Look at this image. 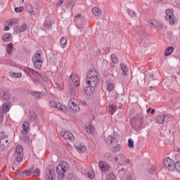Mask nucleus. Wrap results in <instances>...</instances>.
Masks as SVG:
<instances>
[{"mask_svg":"<svg viewBox=\"0 0 180 180\" xmlns=\"http://www.w3.org/2000/svg\"><path fill=\"white\" fill-rule=\"evenodd\" d=\"M86 82L89 86L96 88L99 84V73L95 70L92 69L87 72Z\"/></svg>","mask_w":180,"mask_h":180,"instance_id":"f257e3e1","label":"nucleus"},{"mask_svg":"<svg viewBox=\"0 0 180 180\" xmlns=\"http://www.w3.org/2000/svg\"><path fill=\"white\" fill-rule=\"evenodd\" d=\"M70 79H72V83L70 86V93L72 96H75L77 94V91L75 89L79 86V77L75 74H72L70 75Z\"/></svg>","mask_w":180,"mask_h":180,"instance_id":"f03ea898","label":"nucleus"},{"mask_svg":"<svg viewBox=\"0 0 180 180\" xmlns=\"http://www.w3.org/2000/svg\"><path fill=\"white\" fill-rule=\"evenodd\" d=\"M68 168H70V166L67 162H60V165L56 167L58 179L61 180L64 179L65 174L67 172V169H68Z\"/></svg>","mask_w":180,"mask_h":180,"instance_id":"7ed1b4c3","label":"nucleus"},{"mask_svg":"<svg viewBox=\"0 0 180 180\" xmlns=\"http://www.w3.org/2000/svg\"><path fill=\"white\" fill-rule=\"evenodd\" d=\"M32 61L36 70H40V68H41L43 60H41V55L40 53L37 52L35 53L32 58Z\"/></svg>","mask_w":180,"mask_h":180,"instance_id":"20e7f679","label":"nucleus"},{"mask_svg":"<svg viewBox=\"0 0 180 180\" xmlns=\"http://www.w3.org/2000/svg\"><path fill=\"white\" fill-rule=\"evenodd\" d=\"M116 162L118 165H124V163L127 165L130 164V159L126 158L123 154L119 153L115 155L114 162Z\"/></svg>","mask_w":180,"mask_h":180,"instance_id":"39448f33","label":"nucleus"},{"mask_svg":"<svg viewBox=\"0 0 180 180\" xmlns=\"http://www.w3.org/2000/svg\"><path fill=\"white\" fill-rule=\"evenodd\" d=\"M15 156L17 162H21L23 160V146L18 145L15 150Z\"/></svg>","mask_w":180,"mask_h":180,"instance_id":"423d86ee","label":"nucleus"},{"mask_svg":"<svg viewBox=\"0 0 180 180\" xmlns=\"http://www.w3.org/2000/svg\"><path fill=\"white\" fill-rule=\"evenodd\" d=\"M166 15L165 19L167 22H169L170 25H175V15H174V10L167 9L165 11Z\"/></svg>","mask_w":180,"mask_h":180,"instance_id":"0eeeda50","label":"nucleus"},{"mask_svg":"<svg viewBox=\"0 0 180 180\" xmlns=\"http://www.w3.org/2000/svg\"><path fill=\"white\" fill-rule=\"evenodd\" d=\"M164 165L165 168L169 169V171H174L175 168V162L169 158H166L164 161Z\"/></svg>","mask_w":180,"mask_h":180,"instance_id":"6e6552de","label":"nucleus"},{"mask_svg":"<svg viewBox=\"0 0 180 180\" xmlns=\"http://www.w3.org/2000/svg\"><path fill=\"white\" fill-rule=\"evenodd\" d=\"M46 180H56V173L51 167H48L45 171Z\"/></svg>","mask_w":180,"mask_h":180,"instance_id":"1a4fd4ad","label":"nucleus"},{"mask_svg":"<svg viewBox=\"0 0 180 180\" xmlns=\"http://www.w3.org/2000/svg\"><path fill=\"white\" fill-rule=\"evenodd\" d=\"M60 135L63 139L65 140H69L70 141H74L75 140V137L74 136V134L68 131H61Z\"/></svg>","mask_w":180,"mask_h":180,"instance_id":"9d476101","label":"nucleus"},{"mask_svg":"<svg viewBox=\"0 0 180 180\" xmlns=\"http://www.w3.org/2000/svg\"><path fill=\"white\" fill-rule=\"evenodd\" d=\"M50 108H55L56 109H58V110H61L62 112H67V108H65V106L63 105L61 103L56 101H51L49 103Z\"/></svg>","mask_w":180,"mask_h":180,"instance_id":"9b49d317","label":"nucleus"},{"mask_svg":"<svg viewBox=\"0 0 180 180\" xmlns=\"http://www.w3.org/2000/svg\"><path fill=\"white\" fill-rule=\"evenodd\" d=\"M68 105L73 112H79V105L77 104V100L74 98L69 100Z\"/></svg>","mask_w":180,"mask_h":180,"instance_id":"f8f14e48","label":"nucleus"},{"mask_svg":"<svg viewBox=\"0 0 180 180\" xmlns=\"http://www.w3.org/2000/svg\"><path fill=\"white\" fill-rule=\"evenodd\" d=\"M169 119V116L168 115L162 114L156 117V122L159 124H162L163 123H167Z\"/></svg>","mask_w":180,"mask_h":180,"instance_id":"ddd939ff","label":"nucleus"},{"mask_svg":"<svg viewBox=\"0 0 180 180\" xmlns=\"http://www.w3.org/2000/svg\"><path fill=\"white\" fill-rule=\"evenodd\" d=\"M133 30L135 34H139V36H146L147 34V30L143 27H134Z\"/></svg>","mask_w":180,"mask_h":180,"instance_id":"4468645a","label":"nucleus"},{"mask_svg":"<svg viewBox=\"0 0 180 180\" xmlns=\"http://www.w3.org/2000/svg\"><path fill=\"white\" fill-rule=\"evenodd\" d=\"M11 92L8 90H1L0 92V98L4 101H9L11 99Z\"/></svg>","mask_w":180,"mask_h":180,"instance_id":"2eb2a0df","label":"nucleus"},{"mask_svg":"<svg viewBox=\"0 0 180 180\" xmlns=\"http://www.w3.org/2000/svg\"><path fill=\"white\" fill-rule=\"evenodd\" d=\"M148 23L151 27H155V29H159L160 30L163 28L162 25L155 20H150Z\"/></svg>","mask_w":180,"mask_h":180,"instance_id":"dca6fc26","label":"nucleus"},{"mask_svg":"<svg viewBox=\"0 0 180 180\" xmlns=\"http://www.w3.org/2000/svg\"><path fill=\"white\" fill-rule=\"evenodd\" d=\"M26 30H27V25L26 23H22L20 27L16 26L14 28V32L15 33H23V32H26Z\"/></svg>","mask_w":180,"mask_h":180,"instance_id":"f3484780","label":"nucleus"},{"mask_svg":"<svg viewBox=\"0 0 180 180\" xmlns=\"http://www.w3.org/2000/svg\"><path fill=\"white\" fill-rule=\"evenodd\" d=\"M95 88L96 87L91 86L87 84V86H86L84 89V94H86L87 96H91V95H93L94 92H95Z\"/></svg>","mask_w":180,"mask_h":180,"instance_id":"a211bd4d","label":"nucleus"},{"mask_svg":"<svg viewBox=\"0 0 180 180\" xmlns=\"http://www.w3.org/2000/svg\"><path fill=\"white\" fill-rule=\"evenodd\" d=\"M98 165H99V168H100V169H101V171H109V169L110 168L109 167V165H108V163H106L105 162L102 161V160H101L99 162Z\"/></svg>","mask_w":180,"mask_h":180,"instance_id":"6ab92c4d","label":"nucleus"},{"mask_svg":"<svg viewBox=\"0 0 180 180\" xmlns=\"http://www.w3.org/2000/svg\"><path fill=\"white\" fill-rule=\"evenodd\" d=\"M24 72H25V74H27V75H34L35 77H37V75H39V73L36 70L30 68H25L24 69Z\"/></svg>","mask_w":180,"mask_h":180,"instance_id":"aec40b11","label":"nucleus"},{"mask_svg":"<svg viewBox=\"0 0 180 180\" xmlns=\"http://www.w3.org/2000/svg\"><path fill=\"white\" fill-rule=\"evenodd\" d=\"M30 127L29 122H24L22 124V130L21 131L22 134H23L24 136H26V134H27V130H29V127Z\"/></svg>","mask_w":180,"mask_h":180,"instance_id":"412c9836","label":"nucleus"},{"mask_svg":"<svg viewBox=\"0 0 180 180\" xmlns=\"http://www.w3.org/2000/svg\"><path fill=\"white\" fill-rule=\"evenodd\" d=\"M75 149L77 150V151H78V153H79V154H84V153L86 151V146L79 144L78 146H75Z\"/></svg>","mask_w":180,"mask_h":180,"instance_id":"4be33fe9","label":"nucleus"},{"mask_svg":"<svg viewBox=\"0 0 180 180\" xmlns=\"http://www.w3.org/2000/svg\"><path fill=\"white\" fill-rule=\"evenodd\" d=\"M11 106H12V104H11V103H9V102H6V103H4L2 105L3 112L4 113H8V112H9V109H11Z\"/></svg>","mask_w":180,"mask_h":180,"instance_id":"5701e85b","label":"nucleus"},{"mask_svg":"<svg viewBox=\"0 0 180 180\" xmlns=\"http://www.w3.org/2000/svg\"><path fill=\"white\" fill-rule=\"evenodd\" d=\"M3 41H12V34L6 33L2 37Z\"/></svg>","mask_w":180,"mask_h":180,"instance_id":"b1692460","label":"nucleus"},{"mask_svg":"<svg viewBox=\"0 0 180 180\" xmlns=\"http://www.w3.org/2000/svg\"><path fill=\"white\" fill-rule=\"evenodd\" d=\"M105 158H106L108 161L111 162H115V158L110 153H107L104 155Z\"/></svg>","mask_w":180,"mask_h":180,"instance_id":"393cba45","label":"nucleus"},{"mask_svg":"<svg viewBox=\"0 0 180 180\" xmlns=\"http://www.w3.org/2000/svg\"><path fill=\"white\" fill-rule=\"evenodd\" d=\"M74 6H75V2L74 0L67 1L66 8H68V9H71V11H72V8Z\"/></svg>","mask_w":180,"mask_h":180,"instance_id":"a878e982","label":"nucleus"},{"mask_svg":"<svg viewBox=\"0 0 180 180\" xmlns=\"http://www.w3.org/2000/svg\"><path fill=\"white\" fill-rule=\"evenodd\" d=\"M120 67H121V69L122 70V75L126 76L127 74V72L129 71V68L123 63L120 64Z\"/></svg>","mask_w":180,"mask_h":180,"instance_id":"bb28decb","label":"nucleus"},{"mask_svg":"<svg viewBox=\"0 0 180 180\" xmlns=\"http://www.w3.org/2000/svg\"><path fill=\"white\" fill-rule=\"evenodd\" d=\"M85 131L88 133L89 134H91V133H94V127L91 124H89L85 127Z\"/></svg>","mask_w":180,"mask_h":180,"instance_id":"cd10ccee","label":"nucleus"},{"mask_svg":"<svg viewBox=\"0 0 180 180\" xmlns=\"http://www.w3.org/2000/svg\"><path fill=\"white\" fill-rule=\"evenodd\" d=\"M33 169H34V166H32V168L30 169V170H24L22 172V174L25 176H30V175H32V172H33Z\"/></svg>","mask_w":180,"mask_h":180,"instance_id":"c85d7f7f","label":"nucleus"},{"mask_svg":"<svg viewBox=\"0 0 180 180\" xmlns=\"http://www.w3.org/2000/svg\"><path fill=\"white\" fill-rule=\"evenodd\" d=\"M31 94L32 95V96H34L37 101H38V99L41 98V93L39 91H33L31 93Z\"/></svg>","mask_w":180,"mask_h":180,"instance_id":"c756f323","label":"nucleus"},{"mask_svg":"<svg viewBox=\"0 0 180 180\" xmlns=\"http://www.w3.org/2000/svg\"><path fill=\"white\" fill-rule=\"evenodd\" d=\"M12 50H13V44L10 43L7 44L6 51L8 54H12Z\"/></svg>","mask_w":180,"mask_h":180,"instance_id":"7c9ffc66","label":"nucleus"},{"mask_svg":"<svg viewBox=\"0 0 180 180\" xmlns=\"http://www.w3.org/2000/svg\"><path fill=\"white\" fill-rule=\"evenodd\" d=\"M116 109H117L116 105H110L109 106V113H110V115H115V112H116Z\"/></svg>","mask_w":180,"mask_h":180,"instance_id":"2f4dec72","label":"nucleus"},{"mask_svg":"<svg viewBox=\"0 0 180 180\" xmlns=\"http://www.w3.org/2000/svg\"><path fill=\"white\" fill-rule=\"evenodd\" d=\"M60 44L62 49H65V46H67V39L64 37L60 38Z\"/></svg>","mask_w":180,"mask_h":180,"instance_id":"473e14b6","label":"nucleus"},{"mask_svg":"<svg viewBox=\"0 0 180 180\" xmlns=\"http://www.w3.org/2000/svg\"><path fill=\"white\" fill-rule=\"evenodd\" d=\"M172 51H174V47L173 46L168 47L166 49L165 53V57H168V56H169L172 53Z\"/></svg>","mask_w":180,"mask_h":180,"instance_id":"72a5a7b5","label":"nucleus"},{"mask_svg":"<svg viewBox=\"0 0 180 180\" xmlns=\"http://www.w3.org/2000/svg\"><path fill=\"white\" fill-rule=\"evenodd\" d=\"M106 180H113L115 179V174L113 172H110L105 175Z\"/></svg>","mask_w":180,"mask_h":180,"instance_id":"f704fd0d","label":"nucleus"},{"mask_svg":"<svg viewBox=\"0 0 180 180\" xmlns=\"http://www.w3.org/2000/svg\"><path fill=\"white\" fill-rule=\"evenodd\" d=\"M6 23L8 25H11V26H15V25H18V19L17 18H12L9 21H7Z\"/></svg>","mask_w":180,"mask_h":180,"instance_id":"c9c22d12","label":"nucleus"},{"mask_svg":"<svg viewBox=\"0 0 180 180\" xmlns=\"http://www.w3.org/2000/svg\"><path fill=\"white\" fill-rule=\"evenodd\" d=\"M9 75L13 78H22V73H15L13 72H10Z\"/></svg>","mask_w":180,"mask_h":180,"instance_id":"e433bc0d","label":"nucleus"},{"mask_svg":"<svg viewBox=\"0 0 180 180\" xmlns=\"http://www.w3.org/2000/svg\"><path fill=\"white\" fill-rule=\"evenodd\" d=\"M92 13L95 16H99L101 15V10L96 7L92 8Z\"/></svg>","mask_w":180,"mask_h":180,"instance_id":"4c0bfd02","label":"nucleus"},{"mask_svg":"<svg viewBox=\"0 0 180 180\" xmlns=\"http://www.w3.org/2000/svg\"><path fill=\"white\" fill-rule=\"evenodd\" d=\"M37 119V115H36V112H32L30 113V120L31 122H35V120Z\"/></svg>","mask_w":180,"mask_h":180,"instance_id":"58836bf2","label":"nucleus"},{"mask_svg":"<svg viewBox=\"0 0 180 180\" xmlns=\"http://www.w3.org/2000/svg\"><path fill=\"white\" fill-rule=\"evenodd\" d=\"M121 150L120 144H116L114 148H112V153H115V154L119 153Z\"/></svg>","mask_w":180,"mask_h":180,"instance_id":"ea45409f","label":"nucleus"},{"mask_svg":"<svg viewBox=\"0 0 180 180\" xmlns=\"http://www.w3.org/2000/svg\"><path fill=\"white\" fill-rule=\"evenodd\" d=\"M4 139H6V134H5V132L1 131L0 132V146L4 144Z\"/></svg>","mask_w":180,"mask_h":180,"instance_id":"a19ab883","label":"nucleus"},{"mask_svg":"<svg viewBox=\"0 0 180 180\" xmlns=\"http://www.w3.org/2000/svg\"><path fill=\"white\" fill-rule=\"evenodd\" d=\"M115 141V138H113L111 135H109L106 138V142L108 144H112Z\"/></svg>","mask_w":180,"mask_h":180,"instance_id":"79ce46f5","label":"nucleus"},{"mask_svg":"<svg viewBox=\"0 0 180 180\" xmlns=\"http://www.w3.org/2000/svg\"><path fill=\"white\" fill-rule=\"evenodd\" d=\"M27 11L28 12V13H30V15H36V11H33V6H29L27 8Z\"/></svg>","mask_w":180,"mask_h":180,"instance_id":"37998d69","label":"nucleus"},{"mask_svg":"<svg viewBox=\"0 0 180 180\" xmlns=\"http://www.w3.org/2000/svg\"><path fill=\"white\" fill-rule=\"evenodd\" d=\"M44 26H45V29H50V27H51V21L49 20H46L44 23Z\"/></svg>","mask_w":180,"mask_h":180,"instance_id":"c03bdc74","label":"nucleus"},{"mask_svg":"<svg viewBox=\"0 0 180 180\" xmlns=\"http://www.w3.org/2000/svg\"><path fill=\"white\" fill-rule=\"evenodd\" d=\"M127 13L131 18H135V16L137 15L136 12L133 10L127 9Z\"/></svg>","mask_w":180,"mask_h":180,"instance_id":"a18cd8bd","label":"nucleus"},{"mask_svg":"<svg viewBox=\"0 0 180 180\" xmlns=\"http://www.w3.org/2000/svg\"><path fill=\"white\" fill-rule=\"evenodd\" d=\"M115 89V85H113L112 83H108L107 85V91L110 92V91H113Z\"/></svg>","mask_w":180,"mask_h":180,"instance_id":"49530a36","label":"nucleus"},{"mask_svg":"<svg viewBox=\"0 0 180 180\" xmlns=\"http://www.w3.org/2000/svg\"><path fill=\"white\" fill-rule=\"evenodd\" d=\"M87 176L88 178H89L90 179H94V178H95V172H94L93 171H90L87 173Z\"/></svg>","mask_w":180,"mask_h":180,"instance_id":"de8ad7c7","label":"nucleus"},{"mask_svg":"<svg viewBox=\"0 0 180 180\" xmlns=\"http://www.w3.org/2000/svg\"><path fill=\"white\" fill-rule=\"evenodd\" d=\"M174 169L177 171V172H180V161H177L174 165Z\"/></svg>","mask_w":180,"mask_h":180,"instance_id":"09e8293b","label":"nucleus"},{"mask_svg":"<svg viewBox=\"0 0 180 180\" xmlns=\"http://www.w3.org/2000/svg\"><path fill=\"white\" fill-rule=\"evenodd\" d=\"M128 146L129 148H133V147H134V141H133V139H129L128 140Z\"/></svg>","mask_w":180,"mask_h":180,"instance_id":"8fccbe9b","label":"nucleus"},{"mask_svg":"<svg viewBox=\"0 0 180 180\" xmlns=\"http://www.w3.org/2000/svg\"><path fill=\"white\" fill-rule=\"evenodd\" d=\"M111 60L114 64H117V63H119V61L117 60V58H116V55L115 54H112L111 56Z\"/></svg>","mask_w":180,"mask_h":180,"instance_id":"3c124183","label":"nucleus"},{"mask_svg":"<svg viewBox=\"0 0 180 180\" xmlns=\"http://www.w3.org/2000/svg\"><path fill=\"white\" fill-rule=\"evenodd\" d=\"M37 77H40V78H41L43 81H44L45 82H47V77H46V75L41 73H39V75H37Z\"/></svg>","mask_w":180,"mask_h":180,"instance_id":"603ef678","label":"nucleus"},{"mask_svg":"<svg viewBox=\"0 0 180 180\" xmlns=\"http://www.w3.org/2000/svg\"><path fill=\"white\" fill-rule=\"evenodd\" d=\"M22 11H23V6H21L20 7L15 8V12H16L17 13H20Z\"/></svg>","mask_w":180,"mask_h":180,"instance_id":"864d4df0","label":"nucleus"},{"mask_svg":"<svg viewBox=\"0 0 180 180\" xmlns=\"http://www.w3.org/2000/svg\"><path fill=\"white\" fill-rule=\"evenodd\" d=\"M39 175H40V169H36L33 172V176H39Z\"/></svg>","mask_w":180,"mask_h":180,"instance_id":"5fc2aeb1","label":"nucleus"},{"mask_svg":"<svg viewBox=\"0 0 180 180\" xmlns=\"http://www.w3.org/2000/svg\"><path fill=\"white\" fill-rule=\"evenodd\" d=\"M4 64H6V65H13V63L11 60H4Z\"/></svg>","mask_w":180,"mask_h":180,"instance_id":"6e6d98bb","label":"nucleus"},{"mask_svg":"<svg viewBox=\"0 0 180 180\" xmlns=\"http://www.w3.org/2000/svg\"><path fill=\"white\" fill-rule=\"evenodd\" d=\"M78 19H80V20H82V18H81V14H78L75 17V22H76V23L78 22Z\"/></svg>","mask_w":180,"mask_h":180,"instance_id":"4d7b16f0","label":"nucleus"},{"mask_svg":"<svg viewBox=\"0 0 180 180\" xmlns=\"http://www.w3.org/2000/svg\"><path fill=\"white\" fill-rule=\"evenodd\" d=\"M63 4H64V1H63V0H59V1L56 3V6L58 8V7L61 6V5H63Z\"/></svg>","mask_w":180,"mask_h":180,"instance_id":"13d9d810","label":"nucleus"},{"mask_svg":"<svg viewBox=\"0 0 180 180\" xmlns=\"http://www.w3.org/2000/svg\"><path fill=\"white\" fill-rule=\"evenodd\" d=\"M149 44H150V41L148 40H146L143 42V45L145 46V47H148Z\"/></svg>","mask_w":180,"mask_h":180,"instance_id":"bf43d9fd","label":"nucleus"},{"mask_svg":"<svg viewBox=\"0 0 180 180\" xmlns=\"http://www.w3.org/2000/svg\"><path fill=\"white\" fill-rule=\"evenodd\" d=\"M4 122V115L0 113V123H2Z\"/></svg>","mask_w":180,"mask_h":180,"instance_id":"052dcab7","label":"nucleus"},{"mask_svg":"<svg viewBox=\"0 0 180 180\" xmlns=\"http://www.w3.org/2000/svg\"><path fill=\"white\" fill-rule=\"evenodd\" d=\"M77 27H79V29H82L84 27V25L81 24L80 25H78V24H77Z\"/></svg>","mask_w":180,"mask_h":180,"instance_id":"680f3d73","label":"nucleus"},{"mask_svg":"<svg viewBox=\"0 0 180 180\" xmlns=\"http://www.w3.org/2000/svg\"><path fill=\"white\" fill-rule=\"evenodd\" d=\"M4 32H8L9 30V27L6 26L4 28Z\"/></svg>","mask_w":180,"mask_h":180,"instance_id":"e2e57ef3","label":"nucleus"},{"mask_svg":"<svg viewBox=\"0 0 180 180\" xmlns=\"http://www.w3.org/2000/svg\"><path fill=\"white\" fill-rule=\"evenodd\" d=\"M150 113L151 115H154V113H155V109L150 110Z\"/></svg>","mask_w":180,"mask_h":180,"instance_id":"0e129e2a","label":"nucleus"},{"mask_svg":"<svg viewBox=\"0 0 180 180\" xmlns=\"http://www.w3.org/2000/svg\"><path fill=\"white\" fill-rule=\"evenodd\" d=\"M5 139H3V144L1 143V146H2L3 147H5Z\"/></svg>","mask_w":180,"mask_h":180,"instance_id":"69168bd1","label":"nucleus"},{"mask_svg":"<svg viewBox=\"0 0 180 180\" xmlns=\"http://www.w3.org/2000/svg\"><path fill=\"white\" fill-rule=\"evenodd\" d=\"M146 112L147 113H150V112H151V108H148Z\"/></svg>","mask_w":180,"mask_h":180,"instance_id":"338daca9","label":"nucleus"},{"mask_svg":"<svg viewBox=\"0 0 180 180\" xmlns=\"http://www.w3.org/2000/svg\"><path fill=\"white\" fill-rule=\"evenodd\" d=\"M74 179H75V178L72 176L70 178H68L67 180H74Z\"/></svg>","mask_w":180,"mask_h":180,"instance_id":"774afa93","label":"nucleus"}]
</instances>
